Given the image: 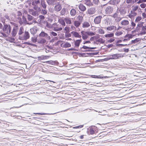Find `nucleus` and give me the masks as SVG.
I'll return each mask as SVG.
<instances>
[{"label": "nucleus", "mask_w": 146, "mask_h": 146, "mask_svg": "<svg viewBox=\"0 0 146 146\" xmlns=\"http://www.w3.org/2000/svg\"><path fill=\"white\" fill-rule=\"evenodd\" d=\"M113 9L112 7L108 6L105 9V12L106 15H108L111 14L113 11Z\"/></svg>", "instance_id": "obj_1"}, {"label": "nucleus", "mask_w": 146, "mask_h": 146, "mask_svg": "<svg viewBox=\"0 0 146 146\" xmlns=\"http://www.w3.org/2000/svg\"><path fill=\"white\" fill-rule=\"evenodd\" d=\"M30 35L29 33L27 31H25L23 37H19V38L21 40H27L29 38Z\"/></svg>", "instance_id": "obj_2"}, {"label": "nucleus", "mask_w": 146, "mask_h": 146, "mask_svg": "<svg viewBox=\"0 0 146 146\" xmlns=\"http://www.w3.org/2000/svg\"><path fill=\"white\" fill-rule=\"evenodd\" d=\"M111 57L110 58V59H117L119 57H123V56L122 54H114L111 56Z\"/></svg>", "instance_id": "obj_3"}, {"label": "nucleus", "mask_w": 146, "mask_h": 146, "mask_svg": "<svg viewBox=\"0 0 146 146\" xmlns=\"http://www.w3.org/2000/svg\"><path fill=\"white\" fill-rule=\"evenodd\" d=\"M102 18L101 16L96 17L94 19V22L96 24H100L101 22V19Z\"/></svg>", "instance_id": "obj_4"}, {"label": "nucleus", "mask_w": 146, "mask_h": 146, "mask_svg": "<svg viewBox=\"0 0 146 146\" xmlns=\"http://www.w3.org/2000/svg\"><path fill=\"white\" fill-rule=\"evenodd\" d=\"M127 9L125 8H121L118 10V11L120 13V14L123 16L127 13Z\"/></svg>", "instance_id": "obj_5"}, {"label": "nucleus", "mask_w": 146, "mask_h": 146, "mask_svg": "<svg viewBox=\"0 0 146 146\" xmlns=\"http://www.w3.org/2000/svg\"><path fill=\"white\" fill-rule=\"evenodd\" d=\"M113 17L115 20L117 22L120 21L121 20L119 16L118 15V13H115L113 15Z\"/></svg>", "instance_id": "obj_6"}, {"label": "nucleus", "mask_w": 146, "mask_h": 146, "mask_svg": "<svg viewBox=\"0 0 146 146\" xmlns=\"http://www.w3.org/2000/svg\"><path fill=\"white\" fill-rule=\"evenodd\" d=\"M62 9L61 5L59 3H57L56 5L54 6V9L57 11H60Z\"/></svg>", "instance_id": "obj_7"}, {"label": "nucleus", "mask_w": 146, "mask_h": 146, "mask_svg": "<svg viewBox=\"0 0 146 146\" xmlns=\"http://www.w3.org/2000/svg\"><path fill=\"white\" fill-rule=\"evenodd\" d=\"M88 13L90 14H93L96 12L95 8L94 7H91L89 9L88 11Z\"/></svg>", "instance_id": "obj_8"}, {"label": "nucleus", "mask_w": 146, "mask_h": 146, "mask_svg": "<svg viewBox=\"0 0 146 146\" xmlns=\"http://www.w3.org/2000/svg\"><path fill=\"white\" fill-rule=\"evenodd\" d=\"M81 33L82 35V38L84 40L86 39L88 37L87 36V32L82 31H81Z\"/></svg>", "instance_id": "obj_9"}, {"label": "nucleus", "mask_w": 146, "mask_h": 146, "mask_svg": "<svg viewBox=\"0 0 146 146\" xmlns=\"http://www.w3.org/2000/svg\"><path fill=\"white\" fill-rule=\"evenodd\" d=\"M78 7L79 9L82 11H84L86 10V7L83 4H80L79 5Z\"/></svg>", "instance_id": "obj_10"}, {"label": "nucleus", "mask_w": 146, "mask_h": 146, "mask_svg": "<svg viewBox=\"0 0 146 146\" xmlns=\"http://www.w3.org/2000/svg\"><path fill=\"white\" fill-rule=\"evenodd\" d=\"M71 34L73 35L76 37L80 38L81 37V36L78 33L76 32L72 31L71 33Z\"/></svg>", "instance_id": "obj_11"}, {"label": "nucleus", "mask_w": 146, "mask_h": 146, "mask_svg": "<svg viewBox=\"0 0 146 146\" xmlns=\"http://www.w3.org/2000/svg\"><path fill=\"white\" fill-rule=\"evenodd\" d=\"M58 22L61 24L63 26V28L64 26H65L66 25V24L65 23V21H64V20L63 19L60 18L58 19Z\"/></svg>", "instance_id": "obj_12"}, {"label": "nucleus", "mask_w": 146, "mask_h": 146, "mask_svg": "<svg viewBox=\"0 0 146 146\" xmlns=\"http://www.w3.org/2000/svg\"><path fill=\"white\" fill-rule=\"evenodd\" d=\"M29 12L30 14L34 16H36L37 14V12L33 10V9H29Z\"/></svg>", "instance_id": "obj_13"}, {"label": "nucleus", "mask_w": 146, "mask_h": 146, "mask_svg": "<svg viewBox=\"0 0 146 146\" xmlns=\"http://www.w3.org/2000/svg\"><path fill=\"white\" fill-rule=\"evenodd\" d=\"M125 37V38H126L124 39L123 40V41L124 42L129 40L130 38H132V36L131 35L128 34L126 35Z\"/></svg>", "instance_id": "obj_14"}, {"label": "nucleus", "mask_w": 146, "mask_h": 146, "mask_svg": "<svg viewBox=\"0 0 146 146\" xmlns=\"http://www.w3.org/2000/svg\"><path fill=\"white\" fill-rule=\"evenodd\" d=\"M40 5L43 9H46V3L44 1L42 0H41Z\"/></svg>", "instance_id": "obj_15"}, {"label": "nucleus", "mask_w": 146, "mask_h": 146, "mask_svg": "<svg viewBox=\"0 0 146 146\" xmlns=\"http://www.w3.org/2000/svg\"><path fill=\"white\" fill-rule=\"evenodd\" d=\"M82 41V39H80V40H77L75 42V45L76 47H78L80 45V42Z\"/></svg>", "instance_id": "obj_16"}, {"label": "nucleus", "mask_w": 146, "mask_h": 146, "mask_svg": "<svg viewBox=\"0 0 146 146\" xmlns=\"http://www.w3.org/2000/svg\"><path fill=\"white\" fill-rule=\"evenodd\" d=\"M121 0H112L111 4L113 5H117L120 2Z\"/></svg>", "instance_id": "obj_17"}, {"label": "nucleus", "mask_w": 146, "mask_h": 146, "mask_svg": "<svg viewBox=\"0 0 146 146\" xmlns=\"http://www.w3.org/2000/svg\"><path fill=\"white\" fill-rule=\"evenodd\" d=\"M46 42V40L43 38H41L38 40V42L40 44H44Z\"/></svg>", "instance_id": "obj_18"}, {"label": "nucleus", "mask_w": 146, "mask_h": 146, "mask_svg": "<svg viewBox=\"0 0 146 146\" xmlns=\"http://www.w3.org/2000/svg\"><path fill=\"white\" fill-rule=\"evenodd\" d=\"M63 27H54L53 28V31H61Z\"/></svg>", "instance_id": "obj_19"}, {"label": "nucleus", "mask_w": 146, "mask_h": 146, "mask_svg": "<svg viewBox=\"0 0 146 146\" xmlns=\"http://www.w3.org/2000/svg\"><path fill=\"white\" fill-rule=\"evenodd\" d=\"M30 32L31 34L34 35L37 32V29L36 28H33L30 29Z\"/></svg>", "instance_id": "obj_20"}, {"label": "nucleus", "mask_w": 146, "mask_h": 146, "mask_svg": "<svg viewBox=\"0 0 146 146\" xmlns=\"http://www.w3.org/2000/svg\"><path fill=\"white\" fill-rule=\"evenodd\" d=\"M129 23V22L127 20H124L121 22V24L124 26L128 25Z\"/></svg>", "instance_id": "obj_21"}, {"label": "nucleus", "mask_w": 146, "mask_h": 146, "mask_svg": "<svg viewBox=\"0 0 146 146\" xmlns=\"http://www.w3.org/2000/svg\"><path fill=\"white\" fill-rule=\"evenodd\" d=\"M116 29V27L114 26H112L106 28V29L108 31H111L115 30Z\"/></svg>", "instance_id": "obj_22"}, {"label": "nucleus", "mask_w": 146, "mask_h": 146, "mask_svg": "<svg viewBox=\"0 0 146 146\" xmlns=\"http://www.w3.org/2000/svg\"><path fill=\"white\" fill-rule=\"evenodd\" d=\"M137 15L135 11L132 10L130 12V13L129 15V17H132L135 16Z\"/></svg>", "instance_id": "obj_23"}, {"label": "nucleus", "mask_w": 146, "mask_h": 146, "mask_svg": "<svg viewBox=\"0 0 146 146\" xmlns=\"http://www.w3.org/2000/svg\"><path fill=\"white\" fill-rule=\"evenodd\" d=\"M39 36L42 37H45L47 36V34L45 33L44 31H42L39 34Z\"/></svg>", "instance_id": "obj_24"}, {"label": "nucleus", "mask_w": 146, "mask_h": 146, "mask_svg": "<svg viewBox=\"0 0 146 146\" xmlns=\"http://www.w3.org/2000/svg\"><path fill=\"white\" fill-rule=\"evenodd\" d=\"M70 15L72 16H74L76 14V11L74 9H71L70 11Z\"/></svg>", "instance_id": "obj_25"}, {"label": "nucleus", "mask_w": 146, "mask_h": 146, "mask_svg": "<svg viewBox=\"0 0 146 146\" xmlns=\"http://www.w3.org/2000/svg\"><path fill=\"white\" fill-rule=\"evenodd\" d=\"M9 25L7 24L4 25V27L3 29V31L4 32H6L9 27Z\"/></svg>", "instance_id": "obj_26"}, {"label": "nucleus", "mask_w": 146, "mask_h": 146, "mask_svg": "<svg viewBox=\"0 0 146 146\" xmlns=\"http://www.w3.org/2000/svg\"><path fill=\"white\" fill-rule=\"evenodd\" d=\"M85 3L87 5L89 6H91L92 4L90 0H85Z\"/></svg>", "instance_id": "obj_27"}, {"label": "nucleus", "mask_w": 146, "mask_h": 146, "mask_svg": "<svg viewBox=\"0 0 146 146\" xmlns=\"http://www.w3.org/2000/svg\"><path fill=\"white\" fill-rule=\"evenodd\" d=\"M90 25L89 23L87 22H85L83 24V27L84 28H87L89 27Z\"/></svg>", "instance_id": "obj_28"}, {"label": "nucleus", "mask_w": 146, "mask_h": 146, "mask_svg": "<svg viewBox=\"0 0 146 146\" xmlns=\"http://www.w3.org/2000/svg\"><path fill=\"white\" fill-rule=\"evenodd\" d=\"M64 21L67 24H71L72 23L71 19L68 18H65Z\"/></svg>", "instance_id": "obj_29"}, {"label": "nucleus", "mask_w": 146, "mask_h": 146, "mask_svg": "<svg viewBox=\"0 0 146 146\" xmlns=\"http://www.w3.org/2000/svg\"><path fill=\"white\" fill-rule=\"evenodd\" d=\"M17 30L14 28L13 29V30L11 33L12 36L13 37H15L17 33Z\"/></svg>", "instance_id": "obj_30"}, {"label": "nucleus", "mask_w": 146, "mask_h": 146, "mask_svg": "<svg viewBox=\"0 0 146 146\" xmlns=\"http://www.w3.org/2000/svg\"><path fill=\"white\" fill-rule=\"evenodd\" d=\"M24 29L23 27H21L19 31L18 34L19 35H22L23 33Z\"/></svg>", "instance_id": "obj_31"}, {"label": "nucleus", "mask_w": 146, "mask_h": 146, "mask_svg": "<svg viewBox=\"0 0 146 146\" xmlns=\"http://www.w3.org/2000/svg\"><path fill=\"white\" fill-rule=\"evenodd\" d=\"M52 49V48L48 46H47L46 47V48L44 49L45 51L47 53L49 52H51L50 51V50Z\"/></svg>", "instance_id": "obj_32"}, {"label": "nucleus", "mask_w": 146, "mask_h": 146, "mask_svg": "<svg viewBox=\"0 0 146 146\" xmlns=\"http://www.w3.org/2000/svg\"><path fill=\"white\" fill-rule=\"evenodd\" d=\"M82 48L84 49H95L96 48V47H88L84 45L82 48Z\"/></svg>", "instance_id": "obj_33"}, {"label": "nucleus", "mask_w": 146, "mask_h": 146, "mask_svg": "<svg viewBox=\"0 0 146 146\" xmlns=\"http://www.w3.org/2000/svg\"><path fill=\"white\" fill-rule=\"evenodd\" d=\"M47 2L49 5H51L54 4V2L52 0H47Z\"/></svg>", "instance_id": "obj_34"}, {"label": "nucleus", "mask_w": 146, "mask_h": 146, "mask_svg": "<svg viewBox=\"0 0 146 146\" xmlns=\"http://www.w3.org/2000/svg\"><path fill=\"white\" fill-rule=\"evenodd\" d=\"M80 24V22L78 21H74V25L76 27H79Z\"/></svg>", "instance_id": "obj_35"}, {"label": "nucleus", "mask_w": 146, "mask_h": 146, "mask_svg": "<svg viewBox=\"0 0 146 146\" xmlns=\"http://www.w3.org/2000/svg\"><path fill=\"white\" fill-rule=\"evenodd\" d=\"M33 17L31 15L27 14V18L28 20L30 21H31L33 20Z\"/></svg>", "instance_id": "obj_36"}, {"label": "nucleus", "mask_w": 146, "mask_h": 146, "mask_svg": "<svg viewBox=\"0 0 146 146\" xmlns=\"http://www.w3.org/2000/svg\"><path fill=\"white\" fill-rule=\"evenodd\" d=\"M47 11L46 10V9H42V11H41V13L45 15L47 13Z\"/></svg>", "instance_id": "obj_37"}, {"label": "nucleus", "mask_w": 146, "mask_h": 146, "mask_svg": "<svg viewBox=\"0 0 146 146\" xmlns=\"http://www.w3.org/2000/svg\"><path fill=\"white\" fill-rule=\"evenodd\" d=\"M139 41V39L138 38H136L135 39L133 40H132L131 41L132 44H134L137 43Z\"/></svg>", "instance_id": "obj_38"}, {"label": "nucleus", "mask_w": 146, "mask_h": 146, "mask_svg": "<svg viewBox=\"0 0 146 146\" xmlns=\"http://www.w3.org/2000/svg\"><path fill=\"white\" fill-rule=\"evenodd\" d=\"M138 7L137 5H133L132 7V10L135 11H136L138 9Z\"/></svg>", "instance_id": "obj_39"}, {"label": "nucleus", "mask_w": 146, "mask_h": 146, "mask_svg": "<svg viewBox=\"0 0 146 146\" xmlns=\"http://www.w3.org/2000/svg\"><path fill=\"white\" fill-rule=\"evenodd\" d=\"M114 35L113 33H110L106 35L105 36L106 37H111Z\"/></svg>", "instance_id": "obj_40"}, {"label": "nucleus", "mask_w": 146, "mask_h": 146, "mask_svg": "<svg viewBox=\"0 0 146 146\" xmlns=\"http://www.w3.org/2000/svg\"><path fill=\"white\" fill-rule=\"evenodd\" d=\"M63 46L65 48L69 47L71 46V44L69 43L66 42L64 44Z\"/></svg>", "instance_id": "obj_41"}, {"label": "nucleus", "mask_w": 146, "mask_h": 146, "mask_svg": "<svg viewBox=\"0 0 146 146\" xmlns=\"http://www.w3.org/2000/svg\"><path fill=\"white\" fill-rule=\"evenodd\" d=\"M96 42H100L101 43H103L104 42V41L103 40L102 38H100L98 39L97 40H96Z\"/></svg>", "instance_id": "obj_42"}, {"label": "nucleus", "mask_w": 146, "mask_h": 146, "mask_svg": "<svg viewBox=\"0 0 146 146\" xmlns=\"http://www.w3.org/2000/svg\"><path fill=\"white\" fill-rule=\"evenodd\" d=\"M86 32L87 35L89 36H93L95 35V33L93 32L90 31H87Z\"/></svg>", "instance_id": "obj_43"}, {"label": "nucleus", "mask_w": 146, "mask_h": 146, "mask_svg": "<svg viewBox=\"0 0 146 146\" xmlns=\"http://www.w3.org/2000/svg\"><path fill=\"white\" fill-rule=\"evenodd\" d=\"M56 61H53L52 60L47 61V63L52 65H54L56 64Z\"/></svg>", "instance_id": "obj_44"}, {"label": "nucleus", "mask_w": 146, "mask_h": 146, "mask_svg": "<svg viewBox=\"0 0 146 146\" xmlns=\"http://www.w3.org/2000/svg\"><path fill=\"white\" fill-rule=\"evenodd\" d=\"M89 131L90 132V134H93L94 132L93 129L92 127L90 128Z\"/></svg>", "instance_id": "obj_45"}, {"label": "nucleus", "mask_w": 146, "mask_h": 146, "mask_svg": "<svg viewBox=\"0 0 146 146\" xmlns=\"http://www.w3.org/2000/svg\"><path fill=\"white\" fill-rule=\"evenodd\" d=\"M115 40V38H111L109 40H108L107 41V42L111 43L113 42Z\"/></svg>", "instance_id": "obj_46"}, {"label": "nucleus", "mask_w": 146, "mask_h": 146, "mask_svg": "<svg viewBox=\"0 0 146 146\" xmlns=\"http://www.w3.org/2000/svg\"><path fill=\"white\" fill-rule=\"evenodd\" d=\"M64 30L66 31V33L68 34L69 33L70 30L69 28L66 27L64 28Z\"/></svg>", "instance_id": "obj_47"}, {"label": "nucleus", "mask_w": 146, "mask_h": 146, "mask_svg": "<svg viewBox=\"0 0 146 146\" xmlns=\"http://www.w3.org/2000/svg\"><path fill=\"white\" fill-rule=\"evenodd\" d=\"M50 35H52L53 36H57V34L56 33H55L53 31H52L50 32Z\"/></svg>", "instance_id": "obj_48"}, {"label": "nucleus", "mask_w": 146, "mask_h": 146, "mask_svg": "<svg viewBox=\"0 0 146 146\" xmlns=\"http://www.w3.org/2000/svg\"><path fill=\"white\" fill-rule=\"evenodd\" d=\"M141 19V17L138 16L136 18L135 20V22H137L140 21Z\"/></svg>", "instance_id": "obj_49"}, {"label": "nucleus", "mask_w": 146, "mask_h": 146, "mask_svg": "<svg viewBox=\"0 0 146 146\" xmlns=\"http://www.w3.org/2000/svg\"><path fill=\"white\" fill-rule=\"evenodd\" d=\"M31 39L33 42H35L37 41V38L36 37H32Z\"/></svg>", "instance_id": "obj_50"}, {"label": "nucleus", "mask_w": 146, "mask_h": 146, "mask_svg": "<svg viewBox=\"0 0 146 146\" xmlns=\"http://www.w3.org/2000/svg\"><path fill=\"white\" fill-rule=\"evenodd\" d=\"M98 33L101 34H104V31L102 29L100 28L98 30Z\"/></svg>", "instance_id": "obj_51"}, {"label": "nucleus", "mask_w": 146, "mask_h": 146, "mask_svg": "<svg viewBox=\"0 0 146 146\" xmlns=\"http://www.w3.org/2000/svg\"><path fill=\"white\" fill-rule=\"evenodd\" d=\"M123 33L121 31H118L116 32L115 33V35L117 36H119L121 35H122Z\"/></svg>", "instance_id": "obj_52"}, {"label": "nucleus", "mask_w": 146, "mask_h": 146, "mask_svg": "<svg viewBox=\"0 0 146 146\" xmlns=\"http://www.w3.org/2000/svg\"><path fill=\"white\" fill-rule=\"evenodd\" d=\"M11 31V27L10 25H9V27L8 28L7 31H6L8 34H10Z\"/></svg>", "instance_id": "obj_53"}, {"label": "nucleus", "mask_w": 146, "mask_h": 146, "mask_svg": "<svg viewBox=\"0 0 146 146\" xmlns=\"http://www.w3.org/2000/svg\"><path fill=\"white\" fill-rule=\"evenodd\" d=\"M125 1H126V3L127 4L133 3V0H125Z\"/></svg>", "instance_id": "obj_54"}, {"label": "nucleus", "mask_w": 146, "mask_h": 146, "mask_svg": "<svg viewBox=\"0 0 146 146\" xmlns=\"http://www.w3.org/2000/svg\"><path fill=\"white\" fill-rule=\"evenodd\" d=\"M39 18L41 20H43L44 19L45 17L44 16L42 15H40L39 16Z\"/></svg>", "instance_id": "obj_55"}, {"label": "nucleus", "mask_w": 146, "mask_h": 146, "mask_svg": "<svg viewBox=\"0 0 146 146\" xmlns=\"http://www.w3.org/2000/svg\"><path fill=\"white\" fill-rule=\"evenodd\" d=\"M46 26L47 27L49 28H51V24L48 22H47L46 23Z\"/></svg>", "instance_id": "obj_56"}, {"label": "nucleus", "mask_w": 146, "mask_h": 146, "mask_svg": "<svg viewBox=\"0 0 146 146\" xmlns=\"http://www.w3.org/2000/svg\"><path fill=\"white\" fill-rule=\"evenodd\" d=\"M140 7L142 8H144L146 6V5L145 3H142L140 5Z\"/></svg>", "instance_id": "obj_57"}, {"label": "nucleus", "mask_w": 146, "mask_h": 146, "mask_svg": "<svg viewBox=\"0 0 146 146\" xmlns=\"http://www.w3.org/2000/svg\"><path fill=\"white\" fill-rule=\"evenodd\" d=\"M22 20L23 21V22H24V23H25L27 22V20H26V18H25L24 16H22Z\"/></svg>", "instance_id": "obj_58"}, {"label": "nucleus", "mask_w": 146, "mask_h": 146, "mask_svg": "<svg viewBox=\"0 0 146 146\" xmlns=\"http://www.w3.org/2000/svg\"><path fill=\"white\" fill-rule=\"evenodd\" d=\"M93 3L96 5H98L99 3V0H93Z\"/></svg>", "instance_id": "obj_59"}, {"label": "nucleus", "mask_w": 146, "mask_h": 146, "mask_svg": "<svg viewBox=\"0 0 146 146\" xmlns=\"http://www.w3.org/2000/svg\"><path fill=\"white\" fill-rule=\"evenodd\" d=\"M65 37L66 38H68L71 36V35L69 33H68L67 34H66L65 35Z\"/></svg>", "instance_id": "obj_60"}, {"label": "nucleus", "mask_w": 146, "mask_h": 146, "mask_svg": "<svg viewBox=\"0 0 146 146\" xmlns=\"http://www.w3.org/2000/svg\"><path fill=\"white\" fill-rule=\"evenodd\" d=\"M22 15V13L20 11H18L17 12V15L19 16H21Z\"/></svg>", "instance_id": "obj_61"}, {"label": "nucleus", "mask_w": 146, "mask_h": 146, "mask_svg": "<svg viewBox=\"0 0 146 146\" xmlns=\"http://www.w3.org/2000/svg\"><path fill=\"white\" fill-rule=\"evenodd\" d=\"M113 45L112 44H108L107 45H106L108 48H110L113 46Z\"/></svg>", "instance_id": "obj_62"}, {"label": "nucleus", "mask_w": 146, "mask_h": 146, "mask_svg": "<svg viewBox=\"0 0 146 146\" xmlns=\"http://www.w3.org/2000/svg\"><path fill=\"white\" fill-rule=\"evenodd\" d=\"M35 2L36 4H39L40 3V0H35Z\"/></svg>", "instance_id": "obj_63"}, {"label": "nucleus", "mask_w": 146, "mask_h": 146, "mask_svg": "<svg viewBox=\"0 0 146 146\" xmlns=\"http://www.w3.org/2000/svg\"><path fill=\"white\" fill-rule=\"evenodd\" d=\"M19 23L20 25H22L24 23V22H23V21L21 19L19 21Z\"/></svg>", "instance_id": "obj_64"}]
</instances>
